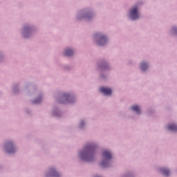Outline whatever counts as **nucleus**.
<instances>
[{
  "label": "nucleus",
  "instance_id": "f257e3e1",
  "mask_svg": "<svg viewBox=\"0 0 177 177\" xmlns=\"http://www.w3.org/2000/svg\"><path fill=\"white\" fill-rule=\"evenodd\" d=\"M93 151H95V147L93 145H90L86 147V151L84 153H81V156L82 157L84 156L87 161H91L93 158L92 156Z\"/></svg>",
  "mask_w": 177,
  "mask_h": 177
},
{
  "label": "nucleus",
  "instance_id": "f03ea898",
  "mask_svg": "<svg viewBox=\"0 0 177 177\" xmlns=\"http://www.w3.org/2000/svg\"><path fill=\"white\" fill-rule=\"evenodd\" d=\"M102 157L104 160L101 162V165L102 167H107L109 160H111V153L107 150H105L102 153Z\"/></svg>",
  "mask_w": 177,
  "mask_h": 177
},
{
  "label": "nucleus",
  "instance_id": "7ed1b4c3",
  "mask_svg": "<svg viewBox=\"0 0 177 177\" xmlns=\"http://www.w3.org/2000/svg\"><path fill=\"white\" fill-rule=\"evenodd\" d=\"M130 16L132 20H136V19H139V14H138V8L134 7L130 10Z\"/></svg>",
  "mask_w": 177,
  "mask_h": 177
},
{
  "label": "nucleus",
  "instance_id": "20e7f679",
  "mask_svg": "<svg viewBox=\"0 0 177 177\" xmlns=\"http://www.w3.org/2000/svg\"><path fill=\"white\" fill-rule=\"evenodd\" d=\"M6 148L7 149V152L9 153H15V151H16V149H15V147H13V144L12 142H8L6 146Z\"/></svg>",
  "mask_w": 177,
  "mask_h": 177
},
{
  "label": "nucleus",
  "instance_id": "39448f33",
  "mask_svg": "<svg viewBox=\"0 0 177 177\" xmlns=\"http://www.w3.org/2000/svg\"><path fill=\"white\" fill-rule=\"evenodd\" d=\"M100 91L106 96H109V95H111L112 93L111 89L106 87H102Z\"/></svg>",
  "mask_w": 177,
  "mask_h": 177
},
{
  "label": "nucleus",
  "instance_id": "423d86ee",
  "mask_svg": "<svg viewBox=\"0 0 177 177\" xmlns=\"http://www.w3.org/2000/svg\"><path fill=\"white\" fill-rule=\"evenodd\" d=\"M106 42H107V39L104 36H102L98 41V44L102 46L106 44Z\"/></svg>",
  "mask_w": 177,
  "mask_h": 177
},
{
  "label": "nucleus",
  "instance_id": "0eeeda50",
  "mask_svg": "<svg viewBox=\"0 0 177 177\" xmlns=\"http://www.w3.org/2000/svg\"><path fill=\"white\" fill-rule=\"evenodd\" d=\"M131 110H133V111H136L137 114H140V109L138 105L131 106Z\"/></svg>",
  "mask_w": 177,
  "mask_h": 177
},
{
  "label": "nucleus",
  "instance_id": "6e6552de",
  "mask_svg": "<svg viewBox=\"0 0 177 177\" xmlns=\"http://www.w3.org/2000/svg\"><path fill=\"white\" fill-rule=\"evenodd\" d=\"M73 54L74 53L71 49H66L64 53V55L68 57L73 56Z\"/></svg>",
  "mask_w": 177,
  "mask_h": 177
},
{
  "label": "nucleus",
  "instance_id": "1a4fd4ad",
  "mask_svg": "<svg viewBox=\"0 0 177 177\" xmlns=\"http://www.w3.org/2000/svg\"><path fill=\"white\" fill-rule=\"evenodd\" d=\"M168 129L169 131H177V126L175 125V124H169L168 125Z\"/></svg>",
  "mask_w": 177,
  "mask_h": 177
},
{
  "label": "nucleus",
  "instance_id": "9d476101",
  "mask_svg": "<svg viewBox=\"0 0 177 177\" xmlns=\"http://www.w3.org/2000/svg\"><path fill=\"white\" fill-rule=\"evenodd\" d=\"M50 175L53 177H59V175L58 174V173L56 172V170H55V169H53L50 171Z\"/></svg>",
  "mask_w": 177,
  "mask_h": 177
},
{
  "label": "nucleus",
  "instance_id": "9b49d317",
  "mask_svg": "<svg viewBox=\"0 0 177 177\" xmlns=\"http://www.w3.org/2000/svg\"><path fill=\"white\" fill-rule=\"evenodd\" d=\"M140 68L142 70V71H145V70H147V64L142 62L140 64Z\"/></svg>",
  "mask_w": 177,
  "mask_h": 177
},
{
  "label": "nucleus",
  "instance_id": "f8f14e48",
  "mask_svg": "<svg viewBox=\"0 0 177 177\" xmlns=\"http://www.w3.org/2000/svg\"><path fill=\"white\" fill-rule=\"evenodd\" d=\"M161 171L162 172L163 175H165V176H168V175H169V170L165 168L162 169Z\"/></svg>",
  "mask_w": 177,
  "mask_h": 177
},
{
  "label": "nucleus",
  "instance_id": "ddd939ff",
  "mask_svg": "<svg viewBox=\"0 0 177 177\" xmlns=\"http://www.w3.org/2000/svg\"><path fill=\"white\" fill-rule=\"evenodd\" d=\"M34 103H36V104L41 103V98H39L38 100H35Z\"/></svg>",
  "mask_w": 177,
  "mask_h": 177
},
{
  "label": "nucleus",
  "instance_id": "4468645a",
  "mask_svg": "<svg viewBox=\"0 0 177 177\" xmlns=\"http://www.w3.org/2000/svg\"><path fill=\"white\" fill-rule=\"evenodd\" d=\"M80 127H84V122H81Z\"/></svg>",
  "mask_w": 177,
  "mask_h": 177
},
{
  "label": "nucleus",
  "instance_id": "2eb2a0df",
  "mask_svg": "<svg viewBox=\"0 0 177 177\" xmlns=\"http://www.w3.org/2000/svg\"><path fill=\"white\" fill-rule=\"evenodd\" d=\"M175 30H176V29L174 28V31H175Z\"/></svg>",
  "mask_w": 177,
  "mask_h": 177
}]
</instances>
